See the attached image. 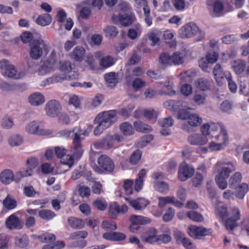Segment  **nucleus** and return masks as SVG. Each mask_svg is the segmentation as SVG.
I'll list each match as a JSON object with an SVG mask.
<instances>
[{
  "mask_svg": "<svg viewBox=\"0 0 249 249\" xmlns=\"http://www.w3.org/2000/svg\"><path fill=\"white\" fill-rule=\"evenodd\" d=\"M81 128L75 127L70 129H64L58 133V136L65 138L72 137L71 150L73 156L77 159L80 158L84 150L82 142L85 139L81 137Z\"/></svg>",
  "mask_w": 249,
  "mask_h": 249,
  "instance_id": "f257e3e1",
  "label": "nucleus"
},
{
  "mask_svg": "<svg viewBox=\"0 0 249 249\" xmlns=\"http://www.w3.org/2000/svg\"><path fill=\"white\" fill-rule=\"evenodd\" d=\"M178 119L186 120L182 125V129L187 132H192L195 131V128L199 126L202 123V118L196 113H192L185 110H180L177 114Z\"/></svg>",
  "mask_w": 249,
  "mask_h": 249,
  "instance_id": "f03ea898",
  "label": "nucleus"
},
{
  "mask_svg": "<svg viewBox=\"0 0 249 249\" xmlns=\"http://www.w3.org/2000/svg\"><path fill=\"white\" fill-rule=\"evenodd\" d=\"M49 43L42 39H34L30 43V55L32 59H39L43 54V51H48Z\"/></svg>",
  "mask_w": 249,
  "mask_h": 249,
  "instance_id": "7ed1b4c3",
  "label": "nucleus"
},
{
  "mask_svg": "<svg viewBox=\"0 0 249 249\" xmlns=\"http://www.w3.org/2000/svg\"><path fill=\"white\" fill-rule=\"evenodd\" d=\"M117 120L116 112L115 110L103 111L99 113L95 117L94 123H100L107 129L111 126Z\"/></svg>",
  "mask_w": 249,
  "mask_h": 249,
  "instance_id": "20e7f679",
  "label": "nucleus"
},
{
  "mask_svg": "<svg viewBox=\"0 0 249 249\" xmlns=\"http://www.w3.org/2000/svg\"><path fill=\"white\" fill-rule=\"evenodd\" d=\"M215 170L217 176L228 178L230 174L236 170V168L235 164L232 162L220 161L216 163Z\"/></svg>",
  "mask_w": 249,
  "mask_h": 249,
  "instance_id": "39448f33",
  "label": "nucleus"
},
{
  "mask_svg": "<svg viewBox=\"0 0 249 249\" xmlns=\"http://www.w3.org/2000/svg\"><path fill=\"white\" fill-rule=\"evenodd\" d=\"M0 68L2 74L5 76L15 79H19L24 76L23 73H18L15 66L5 60L0 61Z\"/></svg>",
  "mask_w": 249,
  "mask_h": 249,
  "instance_id": "423d86ee",
  "label": "nucleus"
},
{
  "mask_svg": "<svg viewBox=\"0 0 249 249\" xmlns=\"http://www.w3.org/2000/svg\"><path fill=\"white\" fill-rule=\"evenodd\" d=\"M25 130L29 134L38 136L49 135L52 133L51 130L42 128V123L38 121H34L29 123Z\"/></svg>",
  "mask_w": 249,
  "mask_h": 249,
  "instance_id": "0eeeda50",
  "label": "nucleus"
},
{
  "mask_svg": "<svg viewBox=\"0 0 249 249\" xmlns=\"http://www.w3.org/2000/svg\"><path fill=\"white\" fill-rule=\"evenodd\" d=\"M99 167L96 166L94 168L95 172L102 173V170L107 173H111L114 168V164L111 159L106 155H101L97 160Z\"/></svg>",
  "mask_w": 249,
  "mask_h": 249,
  "instance_id": "6e6552de",
  "label": "nucleus"
},
{
  "mask_svg": "<svg viewBox=\"0 0 249 249\" xmlns=\"http://www.w3.org/2000/svg\"><path fill=\"white\" fill-rule=\"evenodd\" d=\"M208 9L213 17L222 15L224 6L221 0H207L206 1Z\"/></svg>",
  "mask_w": 249,
  "mask_h": 249,
  "instance_id": "1a4fd4ad",
  "label": "nucleus"
},
{
  "mask_svg": "<svg viewBox=\"0 0 249 249\" xmlns=\"http://www.w3.org/2000/svg\"><path fill=\"white\" fill-rule=\"evenodd\" d=\"M55 154L56 156L60 159L62 164L68 165L71 168L74 163V159L72 156L67 155V150L62 146H56L54 149Z\"/></svg>",
  "mask_w": 249,
  "mask_h": 249,
  "instance_id": "9d476101",
  "label": "nucleus"
},
{
  "mask_svg": "<svg viewBox=\"0 0 249 249\" xmlns=\"http://www.w3.org/2000/svg\"><path fill=\"white\" fill-rule=\"evenodd\" d=\"M113 23L115 24H120L122 26L126 27L131 25L136 20L133 15L125 14L113 15L112 17Z\"/></svg>",
  "mask_w": 249,
  "mask_h": 249,
  "instance_id": "9b49d317",
  "label": "nucleus"
},
{
  "mask_svg": "<svg viewBox=\"0 0 249 249\" xmlns=\"http://www.w3.org/2000/svg\"><path fill=\"white\" fill-rule=\"evenodd\" d=\"M199 28L193 22L188 23L182 26L179 30V35L181 38H190L196 34Z\"/></svg>",
  "mask_w": 249,
  "mask_h": 249,
  "instance_id": "f8f14e48",
  "label": "nucleus"
},
{
  "mask_svg": "<svg viewBox=\"0 0 249 249\" xmlns=\"http://www.w3.org/2000/svg\"><path fill=\"white\" fill-rule=\"evenodd\" d=\"M194 173V168L191 165L183 163L178 168V175L179 179L181 181H185L187 179L192 177Z\"/></svg>",
  "mask_w": 249,
  "mask_h": 249,
  "instance_id": "ddd939ff",
  "label": "nucleus"
},
{
  "mask_svg": "<svg viewBox=\"0 0 249 249\" xmlns=\"http://www.w3.org/2000/svg\"><path fill=\"white\" fill-rule=\"evenodd\" d=\"M61 110L60 104L56 100L48 101L45 106V111L47 115L50 117L57 116Z\"/></svg>",
  "mask_w": 249,
  "mask_h": 249,
  "instance_id": "4468645a",
  "label": "nucleus"
},
{
  "mask_svg": "<svg viewBox=\"0 0 249 249\" xmlns=\"http://www.w3.org/2000/svg\"><path fill=\"white\" fill-rule=\"evenodd\" d=\"M211 232L210 229L202 227L190 226L188 228V234L195 239H199L202 236L209 235Z\"/></svg>",
  "mask_w": 249,
  "mask_h": 249,
  "instance_id": "2eb2a0df",
  "label": "nucleus"
},
{
  "mask_svg": "<svg viewBox=\"0 0 249 249\" xmlns=\"http://www.w3.org/2000/svg\"><path fill=\"white\" fill-rule=\"evenodd\" d=\"M53 56H54V53L53 51L51 53L50 57L38 69V72L39 75H45L54 70L55 63L53 62Z\"/></svg>",
  "mask_w": 249,
  "mask_h": 249,
  "instance_id": "dca6fc26",
  "label": "nucleus"
},
{
  "mask_svg": "<svg viewBox=\"0 0 249 249\" xmlns=\"http://www.w3.org/2000/svg\"><path fill=\"white\" fill-rule=\"evenodd\" d=\"M72 79V76L71 75H67L65 73H63L62 74H55L43 81L42 85L43 86H46L52 84L62 82L65 80H71Z\"/></svg>",
  "mask_w": 249,
  "mask_h": 249,
  "instance_id": "f3484780",
  "label": "nucleus"
},
{
  "mask_svg": "<svg viewBox=\"0 0 249 249\" xmlns=\"http://www.w3.org/2000/svg\"><path fill=\"white\" fill-rule=\"evenodd\" d=\"M5 225L6 227L10 230H19L22 228L20 220L14 214L11 215L6 219Z\"/></svg>",
  "mask_w": 249,
  "mask_h": 249,
  "instance_id": "a211bd4d",
  "label": "nucleus"
},
{
  "mask_svg": "<svg viewBox=\"0 0 249 249\" xmlns=\"http://www.w3.org/2000/svg\"><path fill=\"white\" fill-rule=\"evenodd\" d=\"M126 200L128 201L129 205L137 211L143 210L149 204V201L143 198H139L132 200L126 198Z\"/></svg>",
  "mask_w": 249,
  "mask_h": 249,
  "instance_id": "6ab92c4d",
  "label": "nucleus"
},
{
  "mask_svg": "<svg viewBox=\"0 0 249 249\" xmlns=\"http://www.w3.org/2000/svg\"><path fill=\"white\" fill-rule=\"evenodd\" d=\"M157 230L154 228H150L143 236V241L150 244L157 243Z\"/></svg>",
  "mask_w": 249,
  "mask_h": 249,
  "instance_id": "aec40b11",
  "label": "nucleus"
},
{
  "mask_svg": "<svg viewBox=\"0 0 249 249\" xmlns=\"http://www.w3.org/2000/svg\"><path fill=\"white\" fill-rule=\"evenodd\" d=\"M114 143V142L112 135H107L101 140L97 141L95 145L98 147H102L105 149H108L113 147Z\"/></svg>",
  "mask_w": 249,
  "mask_h": 249,
  "instance_id": "412c9836",
  "label": "nucleus"
},
{
  "mask_svg": "<svg viewBox=\"0 0 249 249\" xmlns=\"http://www.w3.org/2000/svg\"><path fill=\"white\" fill-rule=\"evenodd\" d=\"M189 142L192 145H204L207 143L208 139L206 136L195 134L188 137Z\"/></svg>",
  "mask_w": 249,
  "mask_h": 249,
  "instance_id": "4be33fe9",
  "label": "nucleus"
},
{
  "mask_svg": "<svg viewBox=\"0 0 249 249\" xmlns=\"http://www.w3.org/2000/svg\"><path fill=\"white\" fill-rule=\"evenodd\" d=\"M45 99L44 96L40 92H35L28 98L29 102L33 106H39L43 104Z\"/></svg>",
  "mask_w": 249,
  "mask_h": 249,
  "instance_id": "5701e85b",
  "label": "nucleus"
},
{
  "mask_svg": "<svg viewBox=\"0 0 249 249\" xmlns=\"http://www.w3.org/2000/svg\"><path fill=\"white\" fill-rule=\"evenodd\" d=\"M236 214V216L233 218V216H230L225 220V225L228 230H232L237 226L236 221L240 219V213L239 210H234V211Z\"/></svg>",
  "mask_w": 249,
  "mask_h": 249,
  "instance_id": "b1692460",
  "label": "nucleus"
},
{
  "mask_svg": "<svg viewBox=\"0 0 249 249\" xmlns=\"http://www.w3.org/2000/svg\"><path fill=\"white\" fill-rule=\"evenodd\" d=\"M242 178V174L239 172H236L232 175L229 179V186L231 189H237L239 185Z\"/></svg>",
  "mask_w": 249,
  "mask_h": 249,
  "instance_id": "393cba45",
  "label": "nucleus"
},
{
  "mask_svg": "<svg viewBox=\"0 0 249 249\" xmlns=\"http://www.w3.org/2000/svg\"><path fill=\"white\" fill-rule=\"evenodd\" d=\"M129 220L131 223L139 226L140 225H145L151 222V219L148 217L134 214L130 216Z\"/></svg>",
  "mask_w": 249,
  "mask_h": 249,
  "instance_id": "a878e982",
  "label": "nucleus"
},
{
  "mask_svg": "<svg viewBox=\"0 0 249 249\" xmlns=\"http://www.w3.org/2000/svg\"><path fill=\"white\" fill-rule=\"evenodd\" d=\"M14 180L13 172L9 169H5L0 174V180L4 184H9Z\"/></svg>",
  "mask_w": 249,
  "mask_h": 249,
  "instance_id": "bb28decb",
  "label": "nucleus"
},
{
  "mask_svg": "<svg viewBox=\"0 0 249 249\" xmlns=\"http://www.w3.org/2000/svg\"><path fill=\"white\" fill-rule=\"evenodd\" d=\"M213 73L214 78L218 84H220L222 79H223L225 77H226V76H228V74L223 72L221 66L218 64H216L214 67Z\"/></svg>",
  "mask_w": 249,
  "mask_h": 249,
  "instance_id": "cd10ccee",
  "label": "nucleus"
},
{
  "mask_svg": "<svg viewBox=\"0 0 249 249\" xmlns=\"http://www.w3.org/2000/svg\"><path fill=\"white\" fill-rule=\"evenodd\" d=\"M29 240L27 235L22 234L17 235L15 238V244L16 246L24 248L29 244Z\"/></svg>",
  "mask_w": 249,
  "mask_h": 249,
  "instance_id": "c85d7f7f",
  "label": "nucleus"
},
{
  "mask_svg": "<svg viewBox=\"0 0 249 249\" xmlns=\"http://www.w3.org/2000/svg\"><path fill=\"white\" fill-rule=\"evenodd\" d=\"M231 65L233 71L237 74H240L243 72L246 66L245 61L241 59H236L233 61Z\"/></svg>",
  "mask_w": 249,
  "mask_h": 249,
  "instance_id": "c756f323",
  "label": "nucleus"
},
{
  "mask_svg": "<svg viewBox=\"0 0 249 249\" xmlns=\"http://www.w3.org/2000/svg\"><path fill=\"white\" fill-rule=\"evenodd\" d=\"M53 62L55 63L54 70L58 69L61 71L66 72L70 71L71 70V63L68 61L61 62L55 60L53 58Z\"/></svg>",
  "mask_w": 249,
  "mask_h": 249,
  "instance_id": "7c9ffc66",
  "label": "nucleus"
},
{
  "mask_svg": "<svg viewBox=\"0 0 249 249\" xmlns=\"http://www.w3.org/2000/svg\"><path fill=\"white\" fill-rule=\"evenodd\" d=\"M85 50L82 47L75 48L71 53L72 57L77 61H81L85 54Z\"/></svg>",
  "mask_w": 249,
  "mask_h": 249,
  "instance_id": "2f4dec72",
  "label": "nucleus"
},
{
  "mask_svg": "<svg viewBox=\"0 0 249 249\" xmlns=\"http://www.w3.org/2000/svg\"><path fill=\"white\" fill-rule=\"evenodd\" d=\"M51 16L48 14H44L38 16L36 19V23L42 26L49 25L52 22Z\"/></svg>",
  "mask_w": 249,
  "mask_h": 249,
  "instance_id": "473e14b6",
  "label": "nucleus"
},
{
  "mask_svg": "<svg viewBox=\"0 0 249 249\" xmlns=\"http://www.w3.org/2000/svg\"><path fill=\"white\" fill-rule=\"evenodd\" d=\"M154 187L156 190L163 194H167L169 190L168 183L163 181H155Z\"/></svg>",
  "mask_w": 249,
  "mask_h": 249,
  "instance_id": "72a5a7b5",
  "label": "nucleus"
},
{
  "mask_svg": "<svg viewBox=\"0 0 249 249\" xmlns=\"http://www.w3.org/2000/svg\"><path fill=\"white\" fill-rule=\"evenodd\" d=\"M146 171L145 169H142L139 173L137 178L135 179L134 189L137 192H139L142 189L143 185V178L145 176Z\"/></svg>",
  "mask_w": 249,
  "mask_h": 249,
  "instance_id": "f704fd0d",
  "label": "nucleus"
},
{
  "mask_svg": "<svg viewBox=\"0 0 249 249\" xmlns=\"http://www.w3.org/2000/svg\"><path fill=\"white\" fill-rule=\"evenodd\" d=\"M120 129L125 136H130L134 133V129L132 125L127 122L122 123L120 125Z\"/></svg>",
  "mask_w": 249,
  "mask_h": 249,
  "instance_id": "c9c22d12",
  "label": "nucleus"
},
{
  "mask_svg": "<svg viewBox=\"0 0 249 249\" xmlns=\"http://www.w3.org/2000/svg\"><path fill=\"white\" fill-rule=\"evenodd\" d=\"M134 126L137 131L147 133L152 130L151 127L140 121H137L134 123Z\"/></svg>",
  "mask_w": 249,
  "mask_h": 249,
  "instance_id": "e433bc0d",
  "label": "nucleus"
},
{
  "mask_svg": "<svg viewBox=\"0 0 249 249\" xmlns=\"http://www.w3.org/2000/svg\"><path fill=\"white\" fill-rule=\"evenodd\" d=\"M35 239L38 240L41 242H51L55 239V235L53 233H46L42 235H33Z\"/></svg>",
  "mask_w": 249,
  "mask_h": 249,
  "instance_id": "4c0bfd02",
  "label": "nucleus"
},
{
  "mask_svg": "<svg viewBox=\"0 0 249 249\" xmlns=\"http://www.w3.org/2000/svg\"><path fill=\"white\" fill-rule=\"evenodd\" d=\"M104 78L107 83L108 86L110 88L115 86L118 82L116 73L115 72H110L105 74Z\"/></svg>",
  "mask_w": 249,
  "mask_h": 249,
  "instance_id": "58836bf2",
  "label": "nucleus"
},
{
  "mask_svg": "<svg viewBox=\"0 0 249 249\" xmlns=\"http://www.w3.org/2000/svg\"><path fill=\"white\" fill-rule=\"evenodd\" d=\"M70 226L73 229H80L85 226V222L81 219L75 217H70L68 219Z\"/></svg>",
  "mask_w": 249,
  "mask_h": 249,
  "instance_id": "ea45409f",
  "label": "nucleus"
},
{
  "mask_svg": "<svg viewBox=\"0 0 249 249\" xmlns=\"http://www.w3.org/2000/svg\"><path fill=\"white\" fill-rule=\"evenodd\" d=\"M2 204L4 207L8 210H13L17 206V201L9 195H8L3 200Z\"/></svg>",
  "mask_w": 249,
  "mask_h": 249,
  "instance_id": "a19ab883",
  "label": "nucleus"
},
{
  "mask_svg": "<svg viewBox=\"0 0 249 249\" xmlns=\"http://www.w3.org/2000/svg\"><path fill=\"white\" fill-rule=\"evenodd\" d=\"M104 32L106 36L114 38L118 34L119 31L115 26L108 25L105 27Z\"/></svg>",
  "mask_w": 249,
  "mask_h": 249,
  "instance_id": "79ce46f5",
  "label": "nucleus"
},
{
  "mask_svg": "<svg viewBox=\"0 0 249 249\" xmlns=\"http://www.w3.org/2000/svg\"><path fill=\"white\" fill-rule=\"evenodd\" d=\"M236 196L239 199H242L248 191L249 186L247 183H243L237 186Z\"/></svg>",
  "mask_w": 249,
  "mask_h": 249,
  "instance_id": "37998d69",
  "label": "nucleus"
},
{
  "mask_svg": "<svg viewBox=\"0 0 249 249\" xmlns=\"http://www.w3.org/2000/svg\"><path fill=\"white\" fill-rule=\"evenodd\" d=\"M113 58L109 55L102 57L100 59V66L103 68H107L114 64Z\"/></svg>",
  "mask_w": 249,
  "mask_h": 249,
  "instance_id": "c03bdc74",
  "label": "nucleus"
},
{
  "mask_svg": "<svg viewBox=\"0 0 249 249\" xmlns=\"http://www.w3.org/2000/svg\"><path fill=\"white\" fill-rule=\"evenodd\" d=\"M196 86L200 90L205 91L209 89L210 82L207 79L200 78L197 80Z\"/></svg>",
  "mask_w": 249,
  "mask_h": 249,
  "instance_id": "a18cd8bd",
  "label": "nucleus"
},
{
  "mask_svg": "<svg viewBox=\"0 0 249 249\" xmlns=\"http://www.w3.org/2000/svg\"><path fill=\"white\" fill-rule=\"evenodd\" d=\"M23 142V138L18 135H12L8 140L9 144L11 146H18L20 145Z\"/></svg>",
  "mask_w": 249,
  "mask_h": 249,
  "instance_id": "49530a36",
  "label": "nucleus"
},
{
  "mask_svg": "<svg viewBox=\"0 0 249 249\" xmlns=\"http://www.w3.org/2000/svg\"><path fill=\"white\" fill-rule=\"evenodd\" d=\"M38 215L44 220H50L55 216V214L50 210H42L38 212Z\"/></svg>",
  "mask_w": 249,
  "mask_h": 249,
  "instance_id": "de8ad7c7",
  "label": "nucleus"
},
{
  "mask_svg": "<svg viewBox=\"0 0 249 249\" xmlns=\"http://www.w3.org/2000/svg\"><path fill=\"white\" fill-rule=\"evenodd\" d=\"M153 139V136L148 134L142 137L137 142V146L143 148L146 146Z\"/></svg>",
  "mask_w": 249,
  "mask_h": 249,
  "instance_id": "09e8293b",
  "label": "nucleus"
},
{
  "mask_svg": "<svg viewBox=\"0 0 249 249\" xmlns=\"http://www.w3.org/2000/svg\"><path fill=\"white\" fill-rule=\"evenodd\" d=\"M142 158V152L139 150H136L131 155L129 162L132 165L137 164Z\"/></svg>",
  "mask_w": 249,
  "mask_h": 249,
  "instance_id": "8fccbe9b",
  "label": "nucleus"
},
{
  "mask_svg": "<svg viewBox=\"0 0 249 249\" xmlns=\"http://www.w3.org/2000/svg\"><path fill=\"white\" fill-rule=\"evenodd\" d=\"M220 131V133L216 136V139L218 142L224 143V146H225L229 141L227 131L225 128H221V130Z\"/></svg>",
  "mask_w": 249,
  "mask_h": 249,
  "instance_id": "3c124183",
  "label": "nucleus"
},
{
  "mask_svg": "<svg viewBox=\"0 0 249 249\" xmlns=\"http://www.w3.org/2000/svg\"><path fill=\"white\" fill-rule=\"evenodd\" d=\"M26 162L28 164H31V166L26 169H23L22 170L25 177L31 176L33 174L32 169L36 168L37 166L36 161L35 159H31L27 160Z\"/></svg>",
  "mask_w": 249,
  "mask_h": 249,
  "instance_id": "603ef678",
  "label": "nucleus"
},
{
  "mask_svg": "<svg viewBox=\"0 0 249 249\" xmlns=\"http://www.w3.org/2000/svg\"><path fill=\"white\" fill-rule=\"evenodd\" d=\"M186 216L193 221L200 222L203 220V217L199 213L195 211H191L186 213Z\"/></svg>",
  "mask_w": 249,
  "mask_h": 249,
  "instance_id": "864d4df0",
  "label": "nucleus"
},
{
  "mask_svg": "<svg viewBox=\"0 0 249 249\" xmlns=\"http://www.w3.org/2000/svg\"><path fill=\"white\" fill-rule=\"evenodd\" d=\"M227 178L221 177L219 176H216L215 177V182L218 188L224 190L227 188L228 182L227 181Z\"/></svg>",
  "mask_w": 249,
  "mask_h": 249,
  "instance_id": "5fc2aeb1",
  "label": "nucleus"
},
{
  "mask_svg": "<svg viewBox=\"0 0 249 249\" xmlns=\"http://www.w3.org/2000/svg\"><path fill=\"white\" fill-rule=\"evenodd\" d=\"M93 205L100 211H104L107 207V204L104 199H97L93 202Z\"/></svg>",
  "mask_w": 249,
  "mask_h": 249,
  "instance_id": "6e6d98bb",
  "label": "nucleus"
},
{
  "mask_svg": "<svg viewBox=\"0 0 249 249\" xmlns=\"http://www.w3.org/2000/svg\"><path fill=\"white\" fill-rule=\"evenodd\" d=\"M160 64L167 66L172 64L171 56L166 53H162L159 57Z\"/></svg>",
  "mask_w": 249,
  "mask_h": 249,
  "instance_id": "4d7b16f0",
  "label": "nucleus"
},
{
  "mask_svg": "<svg viewBox=\"0 0 249 249\" xmlns=\"http://www.w3.org/2000/svg\"><path fill=\"white\" fill-rule=\"evenodd\" d=\"M119 210V206H118L116 203L111 204L108 210V214L109 216L111 218H115L118 214L120 213Z\"/></svg>",
  "mask_w": 249,
  "mask_h": 249,
  "instance_id": "13d9d810",
  "label": "nucleus"
},
{
  "mask_svg": "<svg viewBox=\"0 0 249 249\" xmlns=\"http://www.w3.org/2000/svg\"><path fill=\"white\" fill-rule=\"evenodd\" d=\"M172 64L179 65L184 62V58L182 53L176 52L171 56Z\"/></svg>",
  "mask_w": 249,
  "mask_h": 249,
  "instance_id": "bf43d9fd",
  "label": "nucleus"
},
{
  "mask_svg": "<svg viewBox=\"0 0 249 249\" xmlns=\"http://www.w3.org/2000/svg\"><path fill=\"white\" fill-rule=\"evenodd\" d=\"M132 85L133 89L138 90L144 88L146 85V82L140 78H136L133 81Z\"/></svg>",
  "mask_w": 249,
  "mask_h": 249,
  "instance_id": "052dcab7",
  "label": "nucleus"
},
{
  "mask_svg": "<svg viewBox=\"0 0 249 249\" xmlns=\"http://www.w3.org/2000/svg\"><path fill=\"white\" fill-rule=\"evenodd\" d=\"M172 240L171 233H163L158 235L157 243L167 244L169 243Z\"/></svg>",
  "mask_w": 249,
  "mask_h": 249,
  "instance_id": "680f3d73",
  "label": "nucleus"
},
{
  "mask_svg": "<svg viewBox=\"0 0 249 249\" xmlns=\"http://www.w3.org/2000/svg\"><path fill=\"white\" fill-rule=\"evenodd\" d=\"M193 101L198 105H204L206 102V95L205 94H196L194 95Z\"/></svg>",
  "mask_w": 249,
  "mask_h": 249,
  "instance_id": "e2e57ef3",
  "label": "nucleus"
},
{
  "mask_svg": "<svg viewBox=\"0 0 249 249\" xmlns=\"http://www.w3.org/2000/svg\"><path fill=\"white\" fill-rule=\"evenodd\" d=\"M174 121L170 116L163 118L159 121V124L161 127L168 128L174 125Z\"/></svg>",
  "mask_w": 249,
  "mask_h": 249,
  "instance_id": "0e129e2a",
  "label": "nucleus"
},
{
  "mask_svg": "<svg viewBox=\"0 0 249 249\" xmlns=\"http://www.w3.org/2000/svg\"><path fill=\"white\" fill-rule=\"evenodd\" d=\"M133 182L130 179H126L124 181V188L126 195H130L133 192Z\"/></svg>",
  "mask_w": 249,
  "mask_h": 249,
  "instance_id": "69168bd1",
  "label": "nucleus"
},
{
  "mask_svg": "<svg viewBox=\"0 0 249 249\" xmlns=\"http://www.w3.org/2000/svg\"><path fill=\"white\" fill-rule=\"evenodd\" d=\"M9 237L5 233L0 234V248H8Z\"/></svg>",
  "mask_w": 249,
  "mask_h": 249,
  "instance_id": "338daca9",
  "label": "nucleus"
},
{
  "mask_svg": "<svg viewBox=\"0 0 249 249\" xmlns=\"http://www.w3.org/2000/svg\"><path fill=\"white\" fill-rule=\"evenodd\" d=\"M226 78L228 81L229 88L231 91L232 92H235L237 89V85L232 80L231 75L230 73L228 74V76H226Z\"/></svg>",
  "mask_w": 249,
  "mask_h": 249,
  "instance_id": "774afa93",
  "label": "nucleus"
}]
</instances>
